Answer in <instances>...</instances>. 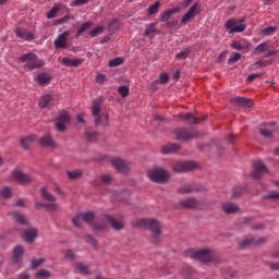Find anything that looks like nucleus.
Instances as JSON below:
<instances>
[{"mask_svg":"<svg viewBox=\"0 0 279 279\" xmlns=\"http://www.w3.org/2000/svg\"><path fill=\"white\" fill-rule=\"evenodd\" d=\"M124 60L121 57L114 58L108 62V66L114 68V66H121L123 64Z\"/></svg>","mask_w":279,"mask_h":279,"instance_id":"obj_40","label":"nucleus"},{"mask_svg":"<svg viewBox=\"0 0 279 279\" xmlns=\"http://www.w3.org/2000/svg\"><path fill=\"white\" fill-rule=\"evenodd\" d=\"M180 119L186 121V123L194 124L199 123L201 121H206V117L199 118L197 113H181L179 116Z\"/></svg>","mask_w":279,"mask_h":279,"instance_id":"obj_15","label":"nucleus"},{"mask_svg":"<svg viewBox=\"0 0 279 279\" xmlns=\"http://www.w3.org/2000/svg\"><path fill=\"white\" fill-rule=\"evenodd\" d=\"M23 254H25V248H23L22 245L15 246L14 255H13L14 263H19V260L21 259V256H23Z\"/></svg>","mask_w":279,"mask_h":279,"instance_id":"obj_33","label":"nucleus"},{"mask_svg":"<svg viewBox=\"0 0 279 279\" xmlns=\"http://www.w3.org/2000/svg\"><path fill=\"white\" fill-rule=\"evenodd\" d=\"M265 199H279V192H270L265 196Z\"/></svg>","mask_w":279,"mask_h":279,"instance_id":"obj_59","label":"nucleus"},{"mask_svg":"<svg viewBox=\"0 0 279 279\" xmlns=\"http://www.w3.org/2000/svg\"><path fill=\"white\" fill-rule=\"evenodd\" d=\"M86 138L90 143H95V141H97V132H95L93 130H87L86 131Z\"/></svg>","mask_w":279,"mask_h":279,"instance_id":"obj_44","label":"nucleus"},{"mask_svg":"<svg viewBox=\"0 0 279 279\" xmlns=\"http://www.w3.org/2000/svg\"><path fill=\"white\" fill-rule=\"evenodd\" d=\"M37 84H39V86H47V84H49V82H51V74L49 73H39L36 77H35Z\"/></svg>","mask_w":279,"mask_h":279,"instance_id":"obj_26","label":"nucleus"},{"mask_svg":"<svg viewBox=\"0 0 279 279\" xmlns=\"http://www.w3.org/2000/svg\"><path fill=\"white\" fill-rule=\"evenodd\" d=\"M26 34H27V31H23L21 28L15 29V35L17 38H25Z\"/></svg>","mask_w":279,"mask_h":279,"instance_id":"obj_60","label":"nucleus"},{"mask_svg":"<svg viewBox=\"0 0 279 279\" xmlns=\"http://www.w3.org/2000/svg\"><path fill=\"white\" fill-rule=\"evenodd\" d=\"M177 141H193V138H197L199 136V133L195 129H178L174 132Z\"/></svg>","mask_w":279,"mask_h":279,"instance_id":"obj_7","label":"nucleus"},{"mask_svg":"<svg viewBox=\"0 0 279 279\" xmlns=\"http://www.w3.org/2000/svg\"><path fill=\"white\" fill-rule=\"evenodd\" d=\"M71 121V116H69V112L61 111L59 117L57 118L56 128L58 132H64L66 130V124H69Z\"/></svg>","mask_w":279,"mask_h":279,"instance_id":"obj_12","label":"nucleus"},{"mask_svg":"<svg viewBox=\"0 0 279 279\" xmlns=\"http://www.w3.org/2000/svg\"><path fill=\"white\" fill-rule=\"evenodd\" d=\"M58 12H60V7L54 5V7L47 13V19H56Z\"/></svg>","mask_w":279,"mask_h":279,"instance_id":"obj_49","label":"nucleus"},{"mask_svg":"<svg viewBox=\"0 0 279 279\" xmlns=\"http://www.w3.org/2000/svg\"><path fill=\"white\" fill-rule=\"evenodd\" d=\"M206 191V187H193L192 185H183L178 189V193H181V195H189L191 193H202Z\"/></svg>","mask_w":279,"mask_h":279,"instance_id":"obj_17","label":"nucleus"},{"mask_svg":"<svg viewBox=\"0 0 279 279\" xmlns=\"http://www.w3.org/2000/svg\"><path fill=\"white\" fill-rule=\"evenodd\" d=\"M241 60V53L236 52L233 57L228 59V64L232 65Z\"/></svg>","mask_w":279,"mask_h":279,"instance_id":"obj_54","label":"nucleus"},{"mask_svg":"<svg viewBox=\"0 0 279 279\" xmlns=\"http://www.w3.org/2000/svg\"><path fill=\"white\" fill-rule=\"evenodd\" d=\"M53 97L51 95H45L39 100V108H49Z\"/></svg>","mask_w":279,"mask_h":279,"instance_id":"obj_32","label":"nucleus"},{"mask_svg":"<svg viewBox=\"0 0 279 279\" xmlns=\"http://www.w3.org/2000/svg\"><path fill=\"white\" fill-rule=\"evenodd\" d=\"M231 48L235 49L236 51H241L243 49V46L239 41H233L231 44Z\"/></svg>","mask_w":279,"mask_h":279,"instance_id":"obj_64","label":"nucleus"},{"mask_svg":"<svg viewBox=\"0 0 279 279\" xmlns=\"http://www.w3.org/2000/svg\"><path fill=\"white\" fill-rule=\"evenodd\" d=\"M260 134L262 136H264L265 138H271V136H274V133H271V131L267 130V129H262L260 130Z\"/></svg>","mask_w":279,"mask_h":279,"instance_id":"obj_58","label":"nucleus"},{"mask_svg":"<svg viewBox=\"0 0 279 279\" xmlns=\"http://www.w3.org/2000/svg\"><path fill=\"white\" fill-rule=\"evenodd\" d=\"M263 173H267V166L263 161H255L253 163L252 178L254 180H260Z\"/></svg>","mask_w":279,"mask_h":279,"instance_id":"obj_13","label":"nucleus"},{"mask_svg":"<svg viewBox=\"0 0 279 279\" xmlns=\"http://www.w3.org/2000/svg\"><path fill=\"white\" fill-rule=\"evenodd\" d=\"M61 64H63V66H73V68H77L80 66V64H82L84 62V60L80 59V58H68V57H63L60 60Z\"/></svg>","mask_w":279,"mask_h":279,"instance_id":"obj_18","label":"nucleus"},{"mask_svg":"<svg viewBox=\"0 0 279 279\" xmlns=\"http://www.w3.org/2000/svg\"><path fill=\"white\" fill-rule=\"evenodd\" d=\"M99 180L101 184H110V182H112V174H102Z\"/></svg>","mask_w":279,"mask_h":279,"instance_id":"obj_51","label":"nucleus"},{"mask_svg":"<svg viewBox=\"0 0 279 279\" xmlns=\"http://www.w3.org/2000/svg\"><path fill=\"white\" fill-rule=\"evenodd\" d=\"M267 49H269V43L264 41L262 44H259L253 51V53L257 54V53H265V51H267Z\"/></svg>","mask_w":279,"mask_h":279,"instance_id":"obj_36","label":"nucleus"},{"mask_svg":"<svg viewBox=\"0 0 279 279\" xmlns=\"http://www.w3.org/2000/svg\"><path fill=\"white\" fill-rule=\"evenodd\" d=\"M180 145L178 144H168L162 146L161 154H175V151H179Z\"/></svg>","mask_w":279,"mask_h":279,"instance_id":"obj_28","label":"nucleus"},{"mask_svg":"<svg viewBox=\"0 0 279 279\" xmlns=\"http://www.w3.org/2000/svg\"><path fill=\"white\" fill-rule=\"evenodd\" d=\"M23 238H24V241H26V243H34V239L38 238V229L32 228L24 231Z\"/></svg>","mask_w":279,"mask_h":279,"instance_id":"obj_23","label":"nucleus"},{"mask_svg":"<svg viewBox=\"0 0 279 279\" xmlns=\"http://www.w3.org/2000/svg\"><path fill=\"white\" fill-rule=\"evenodd\" d=\"M189 53H191V49L185 48L184 50L177 53L175 58L177 60H186V58H189Z\"/></svg>","mask_w":279,"mask_h":279,"instance_id":"obj_42","label":"nucleus"},{"mask_svg":"<svg viewBox=\"0 0 279 279\" xmlns=\"http://www.w3.org/2000/svg\"><path fill=\"white\" fill-rule=\"evenodd\" d=\"M244 192H245V187L243 186L234 187L231 195L232 199H238V197H241V195H243Z\"/></svg>","mask_w":279,"mask_h":279,"instance_id":"obj_38","label":"nucleus"},{"mask_svg":"<svg viewBox=\"0 0 279 279\" xmlns=\"http://www.w3.org/2000/svg\"><path fill=\"white\" fill-rule=\"evenodd\" d=\"M118 93H119V95H121V97H128V95H130V87H128V86H120L118 88Z\"/></svg>","mask_w":279,"mask_h":279,"instance_id":"obj_50","label":"nucleus"},{"mask_svg":"<svg viewBox=\"0 0 279 279\" xmlns=\"http://www.w3.org/2000/svg\"><path fill=\"white\" fill-rule=\"evenodd\" d=\"M81 217L83 218V221H85V223L93 225V221L95 220V213L88 211L85 214H81Z\"/></svg>","mask_w":279,"mask_h":279,"instance_id":"obj_37","label":"nucleus"},{"mask_svg":"<svg viewBox=\"0 0 279 279\" xmlns=\"http://www.w3.org/2000/svg\"><path fill=\"white\" fill-rule=\"evenodd\" d=\"M84 174V172H82V170H68L66 171V175L69 178V180H80V178H82V175Z\"/></svg>","mask_w":279,"mask_h":279,"instance_id":"obj_34","label":"nucleus"},{"mask_svg":"<svg viewBox=\"0 0 279 279\" xmlns=\"http://www.w3.org/2000/svg\"><path fill=\"white\" fill-rule=\"evenodd\" d=\"M198 13L199 11L197 10V3H194L186 12V14L190 15L192 19H195V16H197Z\"/></svg>","mask_w":279,"mask_h":279,"instance_id":"obj_47","label":"nucleus"},{"mask_svg":"<svg viewBox=\"0 0 279 279\" xmlns=\"http://www.w3.org/2000/svg\"><path fill=\"white\" fill-rule=\"evenodd\" d=\"M186 258H192L194 260H199L204 265H208L209 263H215V258H213V254L208 248H202L198 251L190 250L185 253Z\"/></svg>","mask_w":279,"mask_h":279,"instance_id":"obj_3","label":"nucleus"},{"mask_svg":"<svg viewBox=\"0 0 279 279\" xmlns=\"http://www.w3.org/2000/svg\"><path fill=\"white\" fill-rule=\"evenodd\" d=\"M106 219L113 230H123V222L112 218L111 216H106Z\"/></svg>","mask_w":279,"mask_h":279,"instance_id":"obj_30","label":"nucleus"},{"mask_svg":"<svg viewBox=\"0 0 279 279\" xmlns=\"http://www.w3.org/2000/svg\"><path fill=\"white\" fill-rule=\"evenodd\" d=\"M258 77H263V73L250 74L246 78V82L252 83L253 80H256Z\"/></svg>","mask_w":279,"mask_h":279,"instance_id":"obj_56","label":"nucleus"},{"mask_svg":"<svg viewBox=\"0 0 279 279\" xmlns=\"http://www.w3.org/2000/svg\"><path fill=\"white\" fill-rule=\"evenodd\" d=\"M13 218L16 223H21L22 226H27L28 223L27 217L19 211L13 214Z\"/></svg>","mask_w":279,"mask_h":279,"instance_id":"obj_31","label":"nucleus"},{"mask_svg":"<svg viewBox=\"0 0 279 279\" xmlns=\"http://www.w3.org/2000/svg\"><path fill=\"white\" fill-rule=\"evenodd\" d=\"M178 20H170L169 22L166 23L167 27H169L170 29L173 27H178Z\"/></svg>","mask_w":279,"mask_h":279,"instance_id":"obj_62","label":"nucleus"},{"mask_svg":"<svg viewBox=\"0 0 279 279\" xmlns=\"http://www.w3.org/2000/svg\"><path fill=\"white\" fill-rule=\"evenodd\" d=\"M222 210L226 215H234L239 213V206L232 203H225L222 205Z\"/></svg>","mask_w":279,"mask_h":279,"instance_id":"obj_27","label":"nucleus"},{"mask_svg":"<svg viewBox=\"0 0 279 279\" xmlns=\"http://www.w3.org/2000/svg\"><path fill=\"white\" fill-rule=\"evenodd\" d=\"M104 82H106V74H98L96 76V83L97 84H104Z\"/></svg>","mask_w":279,"mask_h":279,"instance_id":"obj_63","label":"nucleus"},{"mask_svg":"<svg viewBox=\"0 0 279 279\" xmlns=\"http://www.w3.org/2000/svg\"><path fill=\"white\" fill-rule=\"evenodd\" d=\"M21 62H24L25 71H34V69H40L45 66V62L38 59V56L34 52L24 53L20 57Z\"/></svg>","mask_w":279,"mask_h":279,"instance_id":"obj_2","label":"nucleus"},{"mask_svg":"<svg viewBox=\"0 0 279 279\" xmlns=\"http://www.w3.org/2000/svg\"><path fill=\"white\" fill-rule=\"evenodd\" d=\"M160 8V1L155 2L148 8V16H153V14H157L158 9Z\"/></svg>","mask_w":279,"mask_h":279,"instance_id":"obj_39","label":"nucleus"},{"mask_svg":"<svg viewBox=\"0 0 279 279\" xmlns=\"http://www.w3.org/2000/svg\"><path fill=\"white\" fill-rule=\"evenodd\" d=\"M110 162L112 167H114L119 173H128L130 171V163L119 157H111Z\"/></svg>","mask_w":279,"mask_h":279,"instance_id":"obj_11","label":"nucleus"},{"mask_svg":"<svg viewBox=\"0 0 279 279\" xmlns=\"http://www.w3.org/2000/svg\"><path fill=\"white\" fill-rule=\"evenodd\" d=\"M232 102L235 104V106H241L242 108H252V106H254V101L252 99L244 97L232 98Z\"/></svg>","mask_w":279,"mask_h":279,"instance_id":"obj_20","label":"nucleus"},{"mask_svg":"<svg viewBox=\"0 0 279 279\" xmlns=\"http://www.w3.org/2000/svg\"><path fill=\"white\" fill-rule=\"evenodd\" d=\"M226 29H228L229 34H241L247 29V25H245V19H230L225 23Z\"/></svg>","mask_w":279,"mask_h":279,"instance_id":"obj_5","label":"nucleus"},{"mask_svg":"<svg viewBox=\"0 0 279 279\" xmlns=\"http://www.w3.org/2000/svg\"><path fill=\"white\" fill-rule=\"evenodd\" d=\"M37 138L38 137L35 134L28 135L26 137H22L21 141H20V145L24 149H29L32 143H35V141H37Z\"/></svg>","mask_w":279,"mask_h":279,"instance_id":"obj_25","label":"nucleus"},{"mask_svg":"<svg viewBox=\"0 0 279 279\" xmlns=\"http://www.w3.org/2000/svg\"><path fill=\"white\" fill-rule=\"evenodd\" d=\"M121 27V21H119L118 19H112L109 23H108V32H110V34H114V32H117L119 28Z\"/></svg>","mask_w":279,"mask_h":279,"instance_id":"obj_29","label":"nucleus"},{"mask_svg":"<svg viewBox=\"0 0 279 279\" xmlns=\"http://www.w3.org/2000/svg\"><path fill=\"white\" fill-rule=\"evenodd\" d=\"M180 10H182L180 7H175L173 9L167 10L165 11L161 15L159 21L161 23H169L171 16H173V14H178V12H180Z\"/></svg>","mask_w":279,"mask_h":279,"instance_id":"obj_21","label":"nucleus"},{"mask_svg":"<svg viewBox=\"0 0 279 279\" xmlns=\"http://www.w3.org/2000/svg\"><path fill=\"white\" fill-rule=\"evenodd\" d=\"M45 263V258H39V259H33L32 260V269H37V267H40Z\"/></svg>","mask_w":279,"mask_h":279,"instance_id":"obj_55","label":"nucleus"},{"mask_svg":"<svg viewBox=\"0 0 279 279\" xmlns=\"http://www.w3.org/2000/svg\"><path fill=\"white\" fill-rule=\"evenodd\" d=\"M157 25H158V23H156V22L147 24L146 28L144 31V36H146V38H154V36H156V34H160V31L158 28H156Z\"/></svg>","mask_w":279,"mask_h":279,"instance_id":"obj_19","label":"nucleus"},{"mask_svg":"<svg viewBox=\"0 0 279 279\" xmlns=\"http://www.w3.org/2000/svg\"><path fill=\"white\" fill-rule=\"evenodd\" d=\"M71 19H73V15H64L63 17L57 20V23L62 25L63 23L71 21Z\"/></svg>","mask_w":279,"mask_h":279,"instance_id":"obj_57","label":"nucleus"},{"mask_svg":"<svg viewBox=\"0 0 279 279\" xmlns=\"http://www.w3.org/2000/svg\"><path fill=\"white\" fill-rule=\"evenodd\" d=\"M41 147H48L49 149H56V142L53 137L49 134L43 136L39 141Z\"/></svg>","mask_w":279,"mask_h":279,"instance_id":"obj_22","label":"nucleus"},{"mask_svg":"<svg viewBox=\"0 0 279 279\" xmlns=\"http://www.w3.org/2000/svg\"><path fill=\"white\" fill-rule=\"evenodd\" d=\"M278 31V27L276 26H269L265 29L262 31V34L264 36H271V34H276V32Z\"/></svg>","mask_w":279,"mask_h":279,"instance_id":"obj_48","label":"nucleus"},{"mask_svg":"<svg viewBox=\"0 0 279 279\" xmlns=\"http://www.w3.org/2000/svg\"><path fill=\"white\" fill-rule=\"evenodd\" d=\"M167 82H169V74L161 73L159 80L153 83V86H156V84H167Z\"/></svg>","mask_w":279,"mask_h":279,"instance_id":"obj_46","label":"nucleus"},{"mask_svg":"<svg viewBox=\"0 0 279 279\" xmlns=\"http://www.w3.org/2000/svg\"><path fill=\"white\" fill-rule=\"evenodd\" d=\"M148 178L157 184H165L169 180V172L160 167L148 170Z\"/></svg>","mask_w":279,"mask_h":279,"instance_id":"obj_6","label":"nucleus"},{"mask_svg":"<svg viewBox=\"0 0 279 279\" xmlns=\"http://www.w3.org/2000/svg\"><path fill=\"white\" fill-rule=\"evenodd\" d=\"M182 208H198L199 201L197 198L189 197L180 202Z\"/></svg>","mask_w":279,"mask_h":279,"instance_id":"obj_24","label":"nucleus"},{"mask_svg":"<svg viewBox=\"0 0 279 279\" xmlns=\"http://www.w3.org/2000/svg\"><path fill=\"white\" fill-rule=\"evenodd\" d=\"M72 223L76 227V228H82L84 220L82 218V214L76 215L73 220Z\"/></svg>","mask_w":279,"mask_h":279,"instance_id":"obj_45","label":"nucleus"},{"mask_svg":"<svg viewBox=\"0 0 279 279\" xmlns=\"http://www.w3.org/2000/svg\"><path fill=\"white\" fill-rule=\"evenodd\" d=\"M12 178L14 182L22 186H27V184H32V182H34V177H32V174L24 173L21 170H14L12 172Z\"/></svg>","mask_w":279,"mask_h":279,"instance_id":"obj_9","label":"nucleus"},{"mask_svg":"<svg viewBox=\"0 0 279 279\" xmlns=\"http://www.w3.org/2000/svg\"><path fill=\"white\" fill-rule=\"evenodd\" d=\"M71 36V32L65 31L62 34L58 36V38L54 40V47L56 49H66L69 47V37Z\"/></svg>","mask_w":279,"mask_h":279,"instance_id":"obj_14","label":"nucleus"},{"mask_svg":"<svg viewBox=\"0 0 279 279\" xmlns=\"http://www.w3.org/2000/svg\"><path fill=\"white\" fill-rule=\"evenodd\" d=\"M265 241H267V238H248L240 243V247L241 250H245V247H250V245H262V243H265Z\"/></svg>","mask_w":279,"mask_h":279,"instance_id":"obj_16","label":"nucleus"},{"mask_svg":"<svg viewBox=\"0 0 279 279\" xmlns=\"http://www.w3.org/2000/svg\"><path fill=\"white\" fill-rule=\"evenodd\" d=\"M172 169L174 173H186L187 171H193V169H197V163L194 161H177Z\"/></svg>","mask_w":279,"mask_h":279,"instance_id":"obj_10","label":"nucleus"},{"mask_svg":"<svg viewBox=\"0 0 279 279\" xmlns=\"http://www.w3.org/2000/svg\"><path fill=\"white\" fill-rule=\"evenodd\" d=\"M76 271L83 276H88V266L78 263L76 264Z\"/></svg>","mask_w":279,"mask_h":279,"instance_id":"obj_43","label":"nucleus"},{"mask_svg":"<svg viewBox=\"0 0 279 279\" xmlns=\"http://www.w3.org/2000/svg\"><path fill=\"white\" fill-rule=\"evenodd\" d=\"M90 27H93V22L88 21L83 23L80 26V28L76 31V37L78 38L81 34H84V32H86L87 29H90Z\"/></svg>","mask_w":279,"mask_h":279,"instance_id":"obj_35","label":"nucleus"},{"mask_svg":"<svg viewBox=\"0 0 279 279\" xmlns=\"http://www.w3.org/2000/svg\"><path fill=\"white\" fill-rule=\"evenodd\" d=\"M104 104V98H96L92 102V114L95 117V125L107 128L109 117L108 113L101 112V105Z\"/></svg>","mask_w":279,"mask_h":279,"instance_id":"obj_1","label":"nucleus"},{"mask_svg":"<svg viewBox=\"0 0 279 279\" xmlns=\"http://www.w3.org/2000/svg\"><path fill=\"white\" fill-rule=\"evenodd\" d=\"M40 195L45 202H49V203H46L45 205L46 210H58V204L56 203V197L53 196V194L47 191L46 186L40 189Z\"/></svg>","mask_w":279,"mask_h":279,"instance_id":"obj_8","label":"nucleus"},{"mask_svg":"<svg viewBox=\"0 0 279 279\" xmlns=\"http://www.w3.org/2000/svg\"><path fill=\"white\" fill-rule=\"evenodd\" d=\"M105 31H106V27L98 26V27L94 28L92 32H89V36L92 38H96V36H99L100 34H104Z\"/></svg>","mask_w":279,"mask_h":279,"instance_id":"obj_41","label":"nucleus"},{"mask_svg":"<svg viewBox=\"0 0 279 279\" xmlns=\"http://www.w3.org/2000/svg\"><path fill=\"white\" fill-rule=\"evenodd\" d=\"M140 226L153 232V243H160V222H158V220L144 218L140 220Z\"/></svg>","mask_w":279,"mask_h":279,"instance_id":"obj_4","label":"nucleus"},{"mask_svg":"<svg viewBox=\"0 0 279 279\" xmlns=\"http://www.w3.org/2000/svg\"><path fill=\"white\" fill-rule=\"evenodd\" d=\"M191 21H193V17L186 13L181 19L182 25H186V23H191Z\"/></svg>","mask_w":279,"mask_h":279,"instance_id":"obj_61","label":"nucleus"},{"mask_svg":"<svg viewBox=\"0 0 279 279\" xmlns=\"http://www.w3.org/2000/svg\"><path fill=\"white\" fill-rule=\"evenodd\" d=\"M37 278H50L51 277V272H49V270L46 269H41L36 274Z\"/></svg>","mask_w":279,"mask_h":279,"instance_id":"obj_53","label":"nucleus"},{"mask_svg":"<svg viewBox=\"0 0 279 279\" xmlns=\"http://www.w3.org/2000/svg\"><path fill=\"white\" fill-rule=\"evenodd\" d=\"M0 195H2L5 199H9V197H12V190L10 187H3Z\"/></svg>","mask_w":279,"mask_h":279,"instance_id":"obj_52","label":"nucleus"}]
</instances>
